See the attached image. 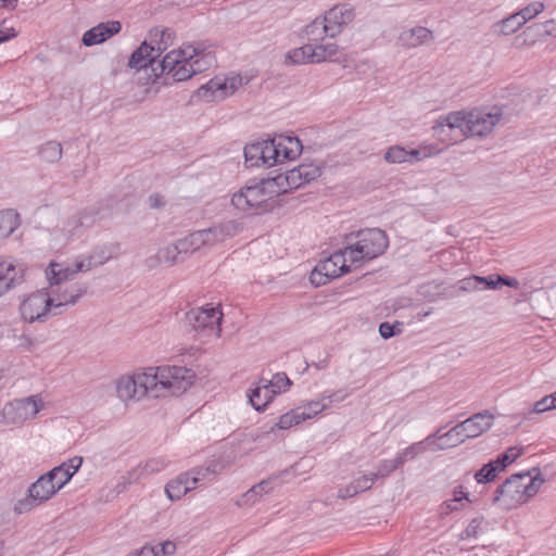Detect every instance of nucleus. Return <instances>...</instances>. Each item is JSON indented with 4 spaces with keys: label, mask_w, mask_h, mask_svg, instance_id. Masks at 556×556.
Returning a JSON list of instances; mask_svg holds the SVG:
<instances>
[{
    "label": "nucleus",
    "mask_w": 556,
    "mask_h": 556,
    "mask_svg": "<svg viewBox=\"0 0 556 556\" xmlns=\"http://www.w3.org/2000/svg\"><path fill=\"white\" fill-rule=\"evenodd\" d=\"M194 374L181 366L150 367L146 371L124 375L116 381L121 401L140 400L146 395H180L192 384Z\"/></svg>",
    "instance_id": "nucleus-1"
},
{
    "label": "nucleus",
    "mask_w": 556,
    "mask_h": 556,
    "mask_svg": "<svg viewBox=\"0 0 556 556\" xmlns=\"http://www.w3.org/2000/svg\"><path fill=\"white\" fill-rule=\"evenodd\" d=\"M302 152V143L296 137L278 136L247 144L245 164L250 167H271L286 160L291 161Z\"/></svg>",
    "instance_id": "nucleus-2"
},
{
    "label": "nucleus",
    "mask_w": 556,
    "mask_h": 556,
    "mask_svg": "<svg viewBox=\"0 0 556 556\" xmlns=\"http://www.w3.org/2000/svg\"><path fill=\"white\" fill-rule=\"evenodd\" d=\"M502 118L498 110L486 112L484 110L456 111L445 116H441L433 129L435 134H441L448 128L451 131H458L465 137H485Z\"/></svg>",
    "instance_id": "nucleus-3"
},
{
    "label": "nucleus",
    "mask_w": 556,
    "mask_h": 556,
    "mask_svg": "<svg viewBox=\"0 0 556 556\" xmlns=\"http://www.w3.org/2000/svg\"><path fill=\"white\" fill-rule=\"evenodd\" d=\"M345 240L349 263L354 265V268L382 255L389 247L387 233L379 228L362 229L348 235Z\"/></svg>",
    "instance_id": "nucleus-4"
},
{
    "label": "nucleus",
    "mask_w": 556,
    "mask_h": 556,
    "mask_svg": "<svg viewBox=\"0 0 556 556\" xmlns=\"http://www.w3.org/2000/svg\"><path fill=\"white\" fill-rule=\"evenodd\" d=\"M538 490L536 479L529 472L516 473L495 490L492 502L504 510H510L527 503Z\"/></svg>",
    "instance_id": "nucleus-5"
},
{
    "label": "nucleus",
    "mask_w": 556,
    "mask_h": 556,
    "mask_svg": "<svg viewBox=\"0 0 556 556\" xmlns=\"http://www.w3.org/2000/svg\"><path fill=\"white\" fill-rule=\"evenodd\" d=\"M345 248L332 253L329 257L320 260L311 271L309 281L315 287L327 285L330 280L338 278L352 270L354 265L349 263Z\"/></svg>",
    "instance_id": "nucleus-6"
},
{
    "label": "nucleus",
    "mask_w": 556,
    "mask_h": 556,
    "mask_svg": "<svg viewBox=\"0 0 556 556\" xmlns=\"http://www.w3.org/2000/svg\"><path fill=\"white\" fill-rule=\"evenodd\" d=\"M52 296L45 290L36 291L26 296L20 304V314L24 321L45 323L52 315Z\"/></svg>",
    "instance_id": "nucleus-7"
},
{
    "label": "nucleus",
    "mask_w": 556,
    "mask_h": 556,
    "mask_svg": "<svg viewBox=\"0 0 556 556\" xmlns=\"http://www.w3.org/2000/svg\"><path fill=\"white\" fill-rule=\"evenodd\" d=\"M56 492L55 486L46 472L29 485L26 496L15 503L14 511L17 515L27 514L49 501Z\"/></svg>",
    "instance_id": "nucleus-8"
},
{
    "label": "nucleus",
    "mask_w": 556,
    "mask_h": 556,
    "mask_svg": "<svg viewBox=\"0 0 556 556\" xmlns=\"http://www.w3.org/2000/svg\"><path fill=\"white\" fill-rule=\"evenodd\" d=\"M275 197V190H267L263 181L247 185L231 198V204L239 211L249 212L257 210Z\"/></svg>",
    "instance_id": "nucleus-9"
},
{
    "label": "nucleus",
    "mask_w": 556,
    "mask_h": 556,
    "mask_svg": "<svg viewBox=\"0 0 556 556\" xmlns=\"http://www.w3.org/2000/svg\"><path fill=\"white\" fill-rule=\"evenodd\" d=\"M240 86H242V77L240 75L232 77L216 76L199 87L195 94L205 102L219 101L233 94Z\"/></svg>",
    "instance_id": "nucleus-10"
},
{
    "label": "nucleus",
    "mask_w": 556,
    "mask_h": 556,
    "mask_svg": "<svg viewBox=\"0 0 556 556\" xmlns=\"http://www.w3.org/2000/svg\"><path fill=\"white\" fill-rule=\"evenodd\" d=\"M191 61L180 50H173L157 63V67L161 75L169 76L174 81H185L194 75Z\"/></svg>",
    "instance_id": "nucleus-11"
},
{
    "label": "nucleus",
    "mask_w": 556,
    "mask_h": 556,
    "mask_svg": "<svg viewBox=\"0 0 556 556\" xmlns=\"http://www.w3.org/2000/svg\"><path fill=\"white\" fill-rule=\"evenodd\" d=\"M223 313L218 307L192 308L185 315V323L192 330H212L219 337L222 332Z\"/></svg>",
    "instance_id": "nucleus-12"
},
{
    "label": "nucleus",
    "mask_w": 556,
    "mask_h": 556,
    "mask_svg": "<svg viewBox=\"0 0 556 556\" xmlns=\"http://www.w3.org/2000/svg\"><path fill=\"white\" fill-rule=\"evenodd\" d=\"M161 35V42L156 49L147 41H143L140 47L131 53L128 60V66L130 68L142 70L151 67L153 72L160 70V67H157L159 62H156V59L162 53L163 48H161V43H165L166 39L170 38V33L168 30H162Z\"/></svg>",
    "instance_id": "nucleus-13"
},
{
    "label": "nucleus",
    "mask_w": 556,
    "mask_h": 556,
    "mask_svg": "<svg viewBox=\"0 0 556 556\" xmlns=\"http://www.w3.org/2000/svg\"><path fill=\"white\" fill-rule=\"evenodd\" d=\"M354 17L355 12L350 4L334 5L328 10L324 16L326 36L331 38L336 37Z\"/></svg>",
    "instance_id": "nucleus-14"
},
{
    "label": "nucleus",
    "mask_w": 556,
    "mask_h": 556,
    "mask_svg": "<svg viewBox=\"0 0 556 556\" xmlns=\"http://www.w3.org/2000/svg\"><path fill=\"white\" fill-rule=\"evenodd\" d=\"M27 267L12 260H0V296L25 281Z\"/></svg>",
    "instance_id": "nucleus-15"
},
{
    "label": "nucleus",
    "mask_w": 556,
    "mask_h": 556,
    "mask_svg": "<svg viewBox=\"0 0 556 556\" xmlns=\"http://www.w3.org/2000/svg\"><path fill=\"white\" fill-rule=\"evenodd\" d=\"M118 251L119 243L116 242L97 245L88 255H79L77 257V269L88 271L93 267L103 265L115 256Z\"/></svg>",
    "instance_id": "nucleus-16"
},
{
    "label": "nucleus",
    "mask_w": 556,
    "mask_h": 556,
    "mask_svg": "<svg viewBox=\"0 0 556 556\" xmlns=\"http://www.w3.org/2000/svg\"><path fill=\"white\" fill-rule=\"evenodd\" d=\"M493 421L494 415L490 410H483L457 424V429H460V435L466 440L473 439L488 431L493 426Z\"/></svg>",
    "instance_id": "nucleus-17"
},
{
    "label": "nucleus",
    "mask_w": 556,
    "mask_h": 556,
    "mask_svg": "<svg viewBox=\"0 0 556 556\" xmlns=\"http://www.w3.org/2000/svg\"><path fill=\"white\" fill-rule=\"evenodd\" d=\"M242 230L240 223L230 219L200 230L204 247H213L237 236Z\"/></svg>",
    "instance_id": "nucleus-18"
},
{
    "label": "nucleus",
    "mask_w": 556,
    "mask_h": 556,
    "mask_svg": "<svg viewBox=\"0 0 556 556\" xmlns=\"http://www.w3.org/2000/svg\"><path fill=\"white\" fill-rule=\"evenodd\" d=\"M121 29L122 25L118 21L100 23L97 26L88 29L83 35L81 41L87 47L96 46L118 34Z\"/></svg>",
    "instance_id": "nucleus-19"
},
{
    "label": "nucleus",
    "mask_w": 556,
    "mask_h": 556,
    "mask_svg": "<svg viewBox=\"0 0 556 556\" xmlns=\"http://www.w3.org/2000/svg\"><path fill=\"white\" fill-rule=\"evenodd\" d=\"M87 292V286L84 283H77L72 286L70 289L62 293L52 296V315H61L64 309L74 305L84 294Z\"/></svg>",
    "instance_id": "nucleus-20"
},
{
    "label": "nucleus",
    "mask_w": 556,
    "mask_h": 556,
    "mask_svg": "<svg viewBox=\"0 0 556 556\" xmlns=\"http://www.w3.org/2000/svg\"><path fill=\"white\" fill-rule=\"evenodd\" d=\"M432 39V31L422 26H417L403 30L399 36L400 45L408 49L417 48Z\"/></svg>",
    "instance_id": "nucleus-21"
},
{
    "label": "nucleus",
    "mask_w": 556,
    "mask_h": 556,
    "mask_svg": "<svg viewBox=\"0 0 556 556\" xmlns=\"http://www.w3.org/2000/svg\"><path fill=\"white\" fill-rule=\"evenodd\" d=\"M321 175V167L318 164H301L290 169V180L294 189L308 184Z\"/></svg>",
    "instance_id": "nucleus-22"
},
{
    "label": "nucleus",
    "mask_w": 556,
    "mask_h": 556,
    "mask_svg": "<svg viewBox=\"0 0 556 556\" xmlns=\"http://www.w3.org/2000/svg\"><path fill=\"white\" fill-rule=\"evenodd\" d=\"M81 270L77 269V258L73 266L63 267L61 264L51 262L46 270L47 279L50 286L60 285L64 281L74 279L75 275Z\"/></svg>",
    "instance_id": "nucleus-23"
},
{
    "label": "nucleus",
    "mask_w": 556,
    "mask_h": 556,
    "mask_svg": "<svg viewBox=\"0 0 556 556\" xmlns=\"http://www.w3.org/2000/svg\"><path fill=\"white\" fill-rule=\"evenodd\" d=\"M193 489L190 481V473L184 472L166 484L165 493L170 501H177Z\"/></svg>",
    "instance_id": "nucleus-24"
},
{
    "label": "nucleus",
    "mask_w": 556,
    "mask_h": 556,
    "mask_svg": "<svg viewBox=\"0 0 556 556\" xmlns=\"http://www.w3.org/2000/svg\"><path fill=\"white\" fill-rule=\"evenodd\" d=\"M441 430H438L434 434V444L431 451L444 450L447 447L457 446L466 441L465 437L460 435V429H457V425L454 426L447 432L440 434Z\"/></svg>",
    "instance_id": "nucleus-25"
},
{
    "label": "nucleus",
    "mask_w": 556,
    "mask_h": 556,
    "mask_svg": "<svg viewBox=\"0 0 556 556\" xmlns=\"http://www.w3.org/2000/svg\"><path fill=\"white\" fill-rule=\"evenodd\" d=\"M249 402L257 410L263 412L267 405L274 400L275 395L263 383L257 384L251 389L248 393Z\"/></svg>",
    "instance_id": "nucleus-26"
},
{
    "label": "nucleus",
    "mask_w": 556,
    "mask_h": 556,
    "mask_svg": "<svg viewBox=\"0 0 556 556\" xmlns=\"http://www.w3.org/2000/svg\"><path fill=\"white\" fill-rule=\"evenodd\" d=\"M20 226V215L15 210L0 211V241L10 237Z\"/></svg>",
    "instance_id": "nucleus-27"
},
{
    "label": "nucleus",
    "mask_w": 556,
    "mask_h": 556,
    "mask_svg": "<svg viewBox=\"0 0 556 556\" xmlns=\"http://www.w3.org/2000/svg\"><path fill=\"white\" fill-rule=\"evenodd\" d=\"M437 434H430L425 440L413 443L408 447L404 448L396 455V458L401 460V465L409 459H414L420 453L431 450L434 444V438Z\"/></svg>",
    "instance_id": "nucleus-28"
},
{
    "label": "nucleus",
    "mask_w": 556,
    "mask_h": 556,
    "mask_svg": "<svg viewBox=\"0 0 556 556\" xmlns=\"http://www.w3.org/2000/svg\"><path fill=\"white\" fill-rule=\"evenodd\" d=\"M479 283L482 289L497 290L503 286L518 288L519 281L516 278L501 276L498 274L489 275L486 277L479 276Z\"/></svg>",
    "instance_id": "nucleus-29"
},
{
    "label": "nucleus",
    "mask_w": 556,
    "mask_h": 556,
    "mask_svg": "<svg viewBox=\"0 0 556 556\" xmlns=\"http://www.w3.org/2000/svg\"><path fill=\"white\" fill-rule=\"evenodd\" d=\"M185 257L186 255L180 251L179 243L176 241L174 244L161 249L154 256H151V260L174 265L184 262Z\"/></svg>",
    "instance_id": "nucleus-30"
},
{
    "label": "nucleus",
    "mask_w": 556,
    "mask_h": 556,
    "mask_svg": "<svg viewBox=\"0 0 556 556\" xmlns=\"http://www.w3.org/2000/svg\"><path fill=\"white\" fill-rule=\"evenodd\" d=\"M314 51L313 45H304L289 51L286 55V62L289 64L316 63V61H314Z\"/></svg>",
    "instance_id": "nucleus-31"
},
{
    "label": "nucleus",
    "mask_w": 556,
    "mask_h": 556,
    "mask_svg": "<svg viewBox=\"0 0 556 556\" xmlns=\"http://www.w3.org/2000/svg\"><path fill=\"white\" fill-rule=\"evenodd\" d=\"M290 178V170H287L286 174H280L273 178L262 179V181L268 191L275 190L276 197L279 195L280 193H286L288 189H294Z\"/></svg>",
    "instance_id": "nucleus-32"
},
{
    "label": "nucleus",
    "mask_w": 556,
    "mask_h": 556,
    "mask_svg": "<svg viewBox=\"0 0 556 556\" xmlns=\"http://www.w3.org/2000/svg\"><path fill=\"white\" fill-rule=\"evenodd\" d=\"M177 242L179 243L180 251H182L186 256L204 247V241L200 230L191 232L185 238L179 239Z\"/></svg>",
    "instance_id": "nucleus-33"
},
{
    "label": "nucleus",
    "mask_w": 556,
    "mask_h": 556,
    "mask_svg": "<svg viewBox=\"0 0 556 556\" xmlns=\"http://www.w3.org/2000/svg\"><path fill=\"white\" fill-rule=\"evenodd\" d=\"M419 154L420 152L418 150L406 151L400 146H394L388 149L384 159L389 163H402L406 162L409 157L417 159Z\"/></svg>",
    "instance_id": "nucleus-34"
},
{
    "label": "nucleus",
    "mask_w": 556,
    "mask_h": 556,
    "mask_svg": "<svg viewBox=\"0 0 556 556\" xmlns=\"http://www.w3.org/2000/svg\"><path fill=\"white\" fill-rule=\"evenodd\" d=\"M39 155L47 163H55L61 160L63 149L61 143L56 141H48L39 149Z\"/></svg>",
    "instance_id": "nucleus-35"
},
{
    "label": "nucleus",
    "mask_w": 556,
    "mask_h": 556,
    "mask_svg": "<svg viewBox=\"0 0 556 556\" xmlns=\"http://www.w3.org/2000/svg\"><path fill=\"white\" fill-rule=\"evenodd\" d=\"M261 382H263L275 396L286 391L291 386V380L285 372H277L270 380L262 379Z\"/></svg>",
    "instance_id": "nucleus-36"
},
{
    "label": "nucleus",
    "mask_w": 556,
    "mask_h": 556,
    "mask_svg": "<svg viewBox=\"0 0 556 556\" xmlns=\"http://www.w3.org/2000/svg\"><path fill=\"white\" fill-rule=\"evenodd\" d=\"M314 55L316 63H320L324 61H332L333 56L337 55L339 51V47L337 43L328 42V43H321L317 46H313Z\"/></svg>",
    "instance_id": "nucleus-37"
},
{
    "label": "nucleus",
    "mask_w": 556,
    "mask_h": 556,
    "mask_svg": "<svg viewBox=\"0 0 556 556\" xmlns=\"http://www.w3.org/2000/svg\"><path fill=\"white\" fill-rule=\"evenodd\" d=\"M329 407V404L324 402L323 397L318 400H314L308 402L304 406L296 407L298 413L300 416H303V421L306 419H311L321 413L323 410L327 409Z\"/></svg>",
    "instance_id": "nucleus-38"
},
{
    "label": "nucleus",
    "mask_w": 556,
    "mask_h": 556,
    "mask_svg": "<svg viewBox=\"0 0 556 556\" xmlns=\"http://www.w3.org/2000/svg\"><path fill=\"white\" fill-rule=\"evenodd\" d=\"M47 477L51 479L56 491H60L72 478L70 470L65 466H56L47 472Z\"/></svg>",
    "instance_id": "nucleus-39"
},
{
    "label": "nucleus",
    "mask_w": 556,
    "mask_h": 556,
    "mask_svg": "<svg viewBox=\"0 0 556 556\" xmlns=\"http://www.w3.org/2000/svg\"><path fill=\"white\" fill-rule=\"evenodd\" d=\"M498 472H502V470L498 469L497 464L494 460H490L475 473V479L478 483H488L493 481Z\"/></svg>",
    "instance_id": "nucleus-40"
},
{
    "label": "nucleus",
    "mask_w": 556,
    "mask_h": 556,
    "mask_svg": "<svg viewBox=\"0 0 556 556\" xmlns=\"http://www.w3.org/2000/svg\"><path fill=\"white\" fill-rule=\"evenodd\" d=\"M303 421V416H300L298 408L291 409L290 412L281 415L278 421L270 428L273 431L275 428L287 430L292 426L299 425Z\"/></svg>",
    "instance_id": "nucleus-41"
},
{
    "label": "nucleus",
    "mask_w": 556,
    "mask_h": 556,
    "mask_svg": "<svg viewBox=\"0 0 556 556\" xmlns=\"http://www.w3.org/2000/svg\"><path fill=\"white\" fill-rule=\"evenodd\" d=\"M84 230V226L81 219H79L78 215L72 216L68 218L62 228L63 235L66 240H72L76 237H80Z\"/></svg>",
    "instance_id": "nucleus-42"
},
{
    "label": "nucleus",
    "mask_w": 556,
    "mask_h": 556,
    "mask_svg": "<svg viewBox=\"0 0 556 556\" xmlns=\"http://www.w3.org/2000/svg\"><path fill=\"white\" fill-rule=\"evenodd\" d=\"M179 50L181 51L182 55H186V58L191 60L200 55L213 54L211 46H207L205 42L186 45Z\"/></svg>",
    "instance_id": "nucleus-43"
},
{
    "label": "nucleus",
    "mask_w": 556,
    "mask_h": 556,
    "mask_svg": "<svg viewBox=\"0 0 556 556\" xmlns=\"http://www.w3.org/2000/svg\"><path fill=\"white\" fill-rule=\"evenodd\" d=\"M464 500L469 501L467 494L464 493L460 489L459 490L455 489L454 497L451 500H447L441 504V506H440L441 516H446L455 510H458L459 509L458 503H460Z\"/></svg>",
    "instance_id": "nucleus-44"
},
{
    "label": "nucleus",
    "mask_w": 556,
    "mask_h": 556,
    "mask_svg": "<svg viewBox=\"0 0 556 556\" xmlns=\"http://www.w3.org/2000/svg\"><path fill=\"white\" fill-rule=\"evenodd\" d=\"M273 480H263L260 483L253 485L244 495L243 498L247 503L254 502L256 496L262 495L264 493H268L273 486Z\"/></svg>",
    "instance_id": "nucleus-45"
},
{
    "label": "nucleus",
    "mask_w": 556,
    "mask_h": 556,
    "mask_svg": "<svg viewBox=\"0 0 556 556\" xmlns=\"http://www.w3.org/2000/svg\"><path fill=\"white\" fill-rule=\"evenodd\" d=\"M401 466V460L396 457L393 459H383L379 463L377 471L374 472V475L376 479L386 478Z\"/></svg>",
    "instance_id": "nucleus-46"
},
{
    "label": "nucleus",
    "mask_w": 556,
    "mask_h": 556,
    "mask_svg": "<svg viewBox=\"0 0 556 556\" xmlns=\"http://www.w3.org/2000/svg\"><path fill=\"white\" fill-rule=\"evenodd\" d=\"M484 522L483 516L475 517L466 527V529L462 532L460 539H471L477 538L479 533L481 532L482 525Z\"/></svg>",
    "instance_id": "nucleus-47"
},
{
    "label": "nucleus",
    "mask_w": 556,
    "mask_h": 556,
    "mask_svg": "<svg viewBox=\"0 0 556 556\" xmlns=\"http://www.w3.org/2000/svg\"><path fill=\"white\" fill-rule=\"evenodd\" d=\"M515 447H510L505 453L500 454L496 459H494L498 469L504 471L509 464L515 462L521 455L522 450H518L517 452H515Z\"/></svg>",
    "instance_id": "nucleus-48"
},
{
    "label": "nucleus",
    "mask_w": 556,
    "mask_h": 556,
    "mask_svg": "<svg viewBox=\"0 0 556 556\" xmlns=\"http://www.w3.org/2000/svg\"><path fill=\"white\" fill-rule=\"evenodd\" d=\"M544 10V4L540 1H534L528 4L526 8L517 12L518 17L522 18V23L525 24L527 21L533 18L539 13Z\"/></svg>",
    "instance_id": "nucleus-49"
},
{
    "label": "nucleus",
    "mask_w": 556,
    "mask_h": 556,
    "mask_svg": "<svg viewBox=\"0 0 556 556\" xmlns=\"http://www.w3.org/2000/svg\"><path fill=\"white\" fill-rule=\"evenodd\" d=\"M404 324L402 321H395L390 324L388 321L379 325V333L383 339H390L396 334H400L403 330Z\"/></svg>",
    "instance_id": "nucleus-50"
},
{
    "label": "nucleus",
    "mask_w": 556,
    "mask_h": 556,
    "mask_svg": "<svg viewBox=\"0 0 556 556\" xmlns=\"http://www.w3.org/2000/svg\"><path fill=\"white\" fill-rule=\"evenodd\" d=\"M214 62L215 58L213 54H205L194 58L191 61L192 68L194 70V75L208 70L214 64Z\"/></svg>",
    "instance_id": "nucleus-51"
},
{
    "label": "nucleus",
    "mask_w": 556,
    "mask_h": 556,
    "mask_svg": "<svg viewBox=\"0 0 556 556\" xmlns=\"http://www.w3.org/2000/svg\"><path fill=\"white\" fill-rule=\"evenodd\" d=\"M168 464L169 460L165 457H153L146 462L143 470L147 473H156L164 470Z\"/></svg>",
    "instance_id": "nucleus-52"
},
{
    "label": "nucleus",
    "mask_w": 556,
    "mask_h": 556,
    "mask_svg": "<svg viewBox=\"0 0 556 556\" xmlns=\"http://www.w3.org/2000/svg\"><path fill=\"white\" fill-rule=\"evenodd\" d=\"M305 34L312 40H316L319 36L326 35L324 18H315L305 27Z\"/></svg>",
    "instance_id": "nucleus-53"
},
{
    "label": "nucleus",
    "mask_w": 556,
    "mask_h": 556,
    "mask_svg": "<svg viewBox=\"0 0 556 556\" xmlns=\"http://www.w3.org/2000/svg\"><path fill=\"white\" fill-rule=\"evenodd\" d=\"M522 25V18L518 17V15L515 13L502 21V31L506 35L513 34L517 31Z\"/></svg>",
    "instance_id": "nucleus-54"
},
{
    "label": "nucleus",
    "mask_w": 556,
    "mask_h": 556,
    "mask_svg": "<svg viewBox=\"0 0 556 556\" xmlns=\"http://www.w3.org/2000/svg\"><path fill=\"white\" fill-rule=\"evenodd\" d=\"M24 409L30 408L31 416H36L42 407V402L37 395L26 397L20 402Z\"/></svg>",
    "instance_id": "nucleus-55"
},
{
    "label": "nucleus",
    "mask_w": 556,
    "mask_h": 556,
    "mask_svg": "<svg viewBox=\"0 0 556 556\" xmlns=\"http://www.w3.org/2000/svg\"><path fill=\"white\" fill-rule=\"evenodd\" d=\"M99 213H100L99 210L93 207V208L85 210L80 215H78L79 219H81L84 229L90 228L91 226L94 225Z\"/></svg>",
    "instance_id": "nucleus-56"
},
{
    "label": "nucleus",
    "mask_w": 556,
    "mask_h": 556,
    "mask_svg": "<svg viewBox=\"0 0 556 556\" xmlns=\"http://www.w3.org/2000/svg\"><path fill=\"white\" fill-rule=\"evenodd\" d=\"M479 276H471V277H467V278H464L462 280H459L458 282V288L460 291H473V290H481V287H480V283H479Z\"/></svg>",
    "instance_id": "nucleus-57"
},
{
    "label": "nucleus",
    "mask_w": 556,
    "mask_h": 556,
    "mask_svg": "<svg viewBox=\"0 0 556 556\" xmlns=\"http://www.w3.org/2000/svg\"><path fill=\"white\" fill-rule=\"evenodd\" d=\"M376 477L374 473L371 475H363L355 479L353 482L356 484L358 492H364L371 489L372 484L376 481Z\"/></svg>",
    "instance_id": "nucleus-58"
},
{
    "label": "nucleus",
    "mask_w": 556,
    "mask_h": 556,
    "mask_svg": "<svg viewBox=\"0 0 556 556\" xmlns=\"http://www.w3.org/2000/svg\"><path fill=\"white\" fill-rule=\"evenodd\" d=\"M202 469H204V467H198V468L191 469L190 471H187V473H190V481L194 489L204 480L212 479L210 477L208 472H206V473L201 472Z\"/></svg>",
    "instance_id": "nucleus-59"
},
{
    "label": "nucleus",
    "mask_w": 556,
    "mask_h": 556,
    "mask_svg": "<svg viewBox=\"0 0 556 556\" xmlns=\"http://www.w3.org/2000/svg\"><path fill=\"white\" fill-rule=\"evenodd\" d=\"M552 408H555V404H554V402L552 400V396L549 394V395L544 396L540 401L535 402V404L533 406V412L534 413H544V412L549 410Z\"/></svg>",
    "instance_id": "nucleus-60"
},
{
    "label": "nucleus",
    "mask_w": 556,
    "mask_h": 556,
    "mask_svg": "<svg viewBox=\"0 0 556 556\" xmlns=\"http://www.w3.org/2000/svg\"><path fill=\"white\" fill-rule=\"evenodd\" d=\"M359 492L357 490L356 484L354 482H352L351 484L339 489L338 497L341 500H346V498L355 496Z\"/></svg>",
    "instance_id": "nucleus-61"
},
{
    "label": "nucleus",
    "mask_w": 556,
    "mask_h": 556,
    "mask_svg": "<svg viewBox=\"0 0 556 556\" xmlns=\"http://www.w3.org/2000/svg\"><path fill=\"white\" fill-rule=\"evenodd\" d=\"M346 396H348V394L343 390H338L330 394H324L321 397H323L324 402H326L330 406L333 402H341Z\"/></svg>",
    "instance_id": "nucleus-62"
},
{
    "label": "nucleus",
    "mask_w": 556,
    "mask_h": 556,
    "mask_svg": "<svg viewBox=\"0 0 556 556\" xmlns=\"http://www.w3.org/2000/svg\"><path fill=\"white\" fill-rule=\"evenodd\" d=\"M155 547V551L160 552V556H168L175 553L176 545L170 541L163 542Z\"/></svg>",
    "instance_id": "nucleus-63"
},
{
    "label": "nucleus",
    "mask_w": 556,
    "mask_h": 556,
    "mask_svg": "<svg viewBox=\"0 0 556 556\" xmlns=\"http://www.w3.org/2000/svg\"><path fill=\"white\" fill-rule=\"evenodd\" d=\"M18 345L26 350H31L38 345V341L29 334H21L18 337Z\"/></svg>",
    "instance_id": "nucleus-64"
}]
</instances>
